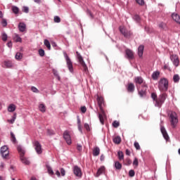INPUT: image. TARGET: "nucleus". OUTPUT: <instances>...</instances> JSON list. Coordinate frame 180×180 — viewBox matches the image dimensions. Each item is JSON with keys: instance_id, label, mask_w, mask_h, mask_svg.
Returning a JSON list of instances; mask_svg holds the SVG:
<instances>
[{"instance_id": "nucleus-24", "label": "nucleus", "mask_w": 180, "mask_h": 180, "mask_svg": "<svg viewBox=\"0 0 180 180\" xmlns=\"http://www.w3.org/2000/svg\"><path fill=\"white\" fill-rule=\"evenodd\" d=\"M18 29L20 30V32H25L26 30V24L25 23H20L18 25Z\"/></svg>"}, {"instance_id": "nucleus-33", "label": "nucleus", "mask_w": 180, "mask_h": 180, "mask_svg": "<svg viewBox=\"0 0 180 180\" xmlns=\"http://www.w3.org/2000/svg\"><path fill=\"white\" fill-rule=\"evenodd\" d=\"M52 72H53V75L57 78V79H58V81H60V79H61V78L60 77V75H58V72L57 71V70L53 69Z\"/></svg>"}, {"instance_id": "nucleus-32", "label": "nucleus", "mask_w": 180, "mask_h": 180, "mask_svg": "<svg viewBox=\"0 0 180 180\" xmlns=\"http://www.w3.org/2000/svg\"><path fill=\"white\" fill-rule=\"evenodd\" d=\"M13 39H14L15 41H16L17 43L18 42L21 43V41H22V38H20V37H19V34H14Z\"/></svg>"}, {"instance_id": "nucleus-50", "label": "nucleus", "mask_w": 180, "mask_h": 180, "mask_svg": "<svg viewBox=\"0 0 180 180\" xmlns=\"http://www.w3.org/2000/svg\"><path fill=\"white\" fill-rule=\"evenodd\" d=\"M134 146L136 150H141L140 144H139V142H134Z\"/></svg>"}, {"instance_id": "nucleus-45", "label": "nucleus", "mask_w": 180, "mask_h": 180, "mask_svg": "<svg viewBox=\"0 0 180 180\" xmlns=\"http://www.w3.org/2000/svg\"><path fill=\"white\" fill-rule=\"evenodd\" d=\"M54 134H56V133H54V131H53L51 129H47V135L48 136H54Z\"/></svg>"}, {"instance_id": "nucleus-13", "label": "nucleus", "mask_w": 180, "mask_h": 180, "mask_svg": "<svg viewBox=\"0 0 180 180\" xmlns=\"http://www.w3.org/2000/svg\"><path fill=\"white\" fill-rule=\"evenodd\" d=\"M73 172L78 178H81V176H82V172L81 171V168H79L78 166H75L73 167Z\"/></svg>"}, {"instance_id": "nucleus-1", "label": "nucleus", "mask_w": 180, "mask_h": 180, "mask_svg": "<svg viewBox=\"0 0 180 180\" xmlns=\"http://www.w3.org/2000/svg\"><path fill=\"white\" fill-rule=\"evenodd\" d=\"M169 86V82L168 79L163 77L161 78L158 82V89L160 92H167Z\"/></svg>"}, {"instance_id": "nucleus-20", "label": "nucleus", "mask_w": 180, "mask_h": 180, "mask_svg": "<svg viewBox=\"0 0 180 180\" xmlns=\"http://www.w3.org/2000/svg\"><path fill=\"white\" fill-rule=\"evenodd\" d=\"M103 172H105V166H102L98 169L95 176L98 178L100 175H102Z\"/></svg>"}, {"instance_id": "nucleus-9", "label": "nucleus", "mask_w": 180, "mask_h": 180, "mask_svg": "<svg viewBox=\"0 0 180 180\" xmlns=\"http://www.w3.org/2000/svg\"><path fill=\"white\" fill-rule=\"evenodd\" d=\"M120 32H121L122 34H123V36H124L127 39L131 37L133 35V33H131V31L127 30L126 27L123 26L120 27Z\"/></svg>"}, {"instance_id": "nucleus-7", "label": "nucleus", "mask_w": 180, "mask_h": 180, "mask_svg": "<svg viewBox=\"0 0 180 180\" xmlns=\"http://www.w3.org/2000/svg\"><path fill=\"white\" fill-rule=\"evenodd\" d=\"M134 82L136 84V88L137 86H144V85L148 86L147 83H146V81H144V79H143L141 76L136 77L134 79Z\"/></svg>"}, {"instance_id": "nucleus-19", "label": "nucleus", "mask_w": 180, "mask_h": 180, "mask_svg": "<svg viewBox=\"0 0 180 180\" xmlns=\"http://www.w3.org/2000/svg\"><path fill=\"white\" fill-rule=\"evenodd\" d=\"M172 18L173 19V20H174V22H176V23H180V16L179 15L174 13L172 14Z\"/></svg>"}, {"instance_id": "nucleus-35", "label": "nucleus", "mask_w": 180, "mask_h": 180, "mask_svg": "<svg viewBox=\"0 0 180 180\" xmlns=\"http://www.w3.org/2000/svg\"><path fill=\"white\" fill-rule=\"evenodd\" d=\"M15 120H16V113H15L12 117L11 120H8V123H11V124H13L15 123Z\"/></svg>"}, {"instance_id": "nucleus-36", "label": "nucleus", "mask_w": 180, "mask_h": 180, "mask_svg": "<svg viewBox=\"0 0 180 180\" xmlns=\"http://www.w3.org/2000/svg\"><path fill=\"white\" fill-rule=\"evenodd\" d=\"M179 79H180V77H179V75H174L173 76V81L174 82H175L176 84L179 82Z\"/></svg>"}, {"instance_id": "nucleus-53", "label": "nucleus", "mask_w": 180, "mask_h": 180, "mask_svg": "<svg viewBox=\"0 0 180 180\" xmlns=\"http://www.w3.org/2000/svg\"><path fill=\"white\" fill-rule=\"evenodd\" d=\"M1 39L3 41H6V40H8V35H6L5 33H3Z\"/></svg>"}, {"instance_id": "nucleus-22", "label": "nucleus", "mask_w": 180, "mask_h": 180, "mask_svg": "<svg viewBox=\"0 0 180 180\" xmlns=\"http://www.w3.org/2000/svg\"><path fill=\"white\" fill-rule=\"evenodd\" d=\"M99 154H101V149L99 148V147L96 146L93 150V155L94 157H98Z\"/></svg>"}, {"instance_id": "nucleus-40", "label": "nucleus", "mask_w": 180, "mask_h": 180, "mask_svg": "<svg viewBox=\"0 0 180 180\" xmlns=\"http://www.w3.org/2000/svg\"><path fill=\"white\" fill-rule=\"evenodd\" d=\"M115 167L116 168V169H122V165L119 162H115Z\"/></svg>"}, {"instance_id": "nucleus-52", "label": "nucleus", "mask_w": 180, "mask_h": 180, "mask_svg": "<svg viewBox=\"0 0 180 180\" xmlns=\"http://www.w3.org/2000/svg\"><path fill=\"white\" fill-rule=\"evenodd\" d=\"M22 12H25V13H29V7L23 6L22 7Z\"/></svg>"}, {"instance_id": "nucleus-44", "label": "nucleus", "mask_w": 180, "mask_h": 180, "mask_svg": "<svg viewBox=\"0 0 180 180\" xmlns=\"http://www.w3.org/2000/svg\"><path fill=\"white\" fill-rule=\"evenodd\" d=\"M31 91L34 94H39V92H40V91H39V89H37V88H36L35 86H32Z\"/></svg>"}, {"instance_id": "nucleus-62", "label": "nucleus", "mask_w": 180, "mask_h": 180, "mask_svg": "<svg viewBox=\"0 0 180 180\" xmlns=\"http://www.w3.org/2000/svg\"><path fill=\"white\" fill-rule=\"evenodd\" d=\"M125 154L126 155H130V150L129 149H126Z\"/></svg>"}, {"instance_id": "nucleus-10", "label": "nucleus", "mask_w": 180, "mask_h": 180, "mask_svg": "<svg viewBox=\"0 0 180 180\" xmlns=\"http://www.w3.org/2000/svg\"><path fill=\"white\" fill-rule=\"evenodd\" d=\"M63 139H64V140H65V141H66L67 144H68V146H71V144L72 143V141L71 140V135L70 134L69 131H64Z\"/></svg>"}, {"instance_id": "nucleus-3", "label": "nucleus", "mask_w": 180, "mask_h": 180, "mask_svg": "<svg viewBox=\"0 0 180 180\" xmlns=\"http://www.w3.org/2000/svg\"><path fill=\"white\" fill-rule=\"evenodd\" d=\"M18 151L20 154V158L21 160V162L22 164H25V165H29L30 164V161H29L25 157V150L22 148V147L18 146Z\"/></svg>"}, {"instance_id": "nucleus-16", "label": "nucleus", "mask_w": 180, "mask_h": 180, "mask_svg": "<svg viewBox=\"0 0 180 180\" xmlns=\"http://www.w3.org/2000/svg\"><path fill=\"white\" fill-rule=\"evenodd\" d=\"M97 102L98 108H103V106H105V99H103V97L98 96Z\"/></svg>"}, {"instance_id": "nucleus-4", "label": "nucleus", "mask_w": 180, "mask_h": 180, "mask_svg": "<svg viewBox=\"0 0 180 180\" xmlns=\"http://www.w3.org/2000/svg\"><path fill=\"white\" fill-rule=\"evenodd\" d=\"M148 89V86H137V91L138 95L140 98H146L147 96V89Z\"/></svg>"}, {"instance_id": "nucleus-14", "label": "nucleus", "mask_w": 180, "mask_h": 180, "mask_svg": "<svg viewBox=\"0 0 180 180\" xmlns=\"http://www.w3.org/2000/svg\"><path fill=\"white\" fill-rule=\"evenodd\" d=\"M170 58L175 67H178L179 65V58L176 55H172Z\"/></svg>"}, {"instance_id": "nucleus-29", "label": "nucleus", "mask_w": 180, "mask_h": 180, "mask_svg": "<svg viewBox=\"0 0 180 180\" xmlns=\"http://www.w3.org/2000/svg\"><path fill=\"white\" fill-rule=\"evenodd\" d=\"M113 143H115V144H120V143H122V138H120V136H116L113 139Z\"/></svg>"}, {"instance_id": "nucleus-25", "label": "nucleus", "mask_w": 180, "mask_h": 180, "mask_svg": "<svg viewBox=\"0 0 180 180\" xmlns=\"http://www.w3.org/2000/svg\"><path fill=\"white\" fill-rule=\"evenodd\" d=\"M4 64L6 68H12V67L13 66L12 61L10 60L4 61Z\"/></svg>"}, {"instance_id": "nucleus-27", "label": "nucleus", "mask_w": 180, "mask_h": 180, "mask_svg": "<svg viewBox=\"0 0 180 180\" xmlns=\"http://www.w3.org/2000/svg\"><path fill=\"white\" fill-rule=\"evenodd\" d=\"M158 77H160V72L159 71L154 72L152 75V78L155 81H157V79H158Z\"/></svg>"}, {"instance_id": "nucleus-59", "label": "nucleus", "mask_w": 180, "mask_h": 180, "mask_svg": "<svg viewBox=\"0 0 180 180\" xmlns=\"http://www.w3.org/2000/svg\"><path fill=\"white\" fill-rule=\"evenodd\" d=\"M84 128L86 129V130H87V131H89L90 129H89V124H84Z\"/></svg>"}, {"instance_id": "nucleus-39", "label": "nucleus", "mask_w": 180, "mask_h": 180, "mask_svg": "<svg viewBox=\"0 0 180 180\" xmlns=\"http://www.w3.org/2000/svg\"><path fill=\"white\" fill-rule=\"evenodd\" d=\"M11 141H13L14 144L16 143V137L15 136V134H13V132H11Z\"/></svg>"}, {"instance_id": "nucleus-48", "label": "nucleus", "mask_w": 180, "mask_h": 180, "mask_svg": "<svg viewBox=\"0 0 180 180\" xmlns=\"http://www.w3.org/2000/svg\"><path fill=\"white\" fill-rule=\"evenodd\" d=\"M129 176H131V178H133V176H134V175H136V172H134V170L131 169L129 172Z\"/></svg>"}, {"instance_id": "nucleus-30", "label": "nucleus", "mask_w": 180, "mask_h": 180, "mask_svg": "<svg viewBox=\"0 0 180 180\" xmlns=\"http://www.w3.org/2000/svg\"><path fill=\"white\" fill-rule=\"evenodd\" d=\"M44 44L47 47L48 50H51V45L50 44V41L47 39H44Z\"/></svg>"}, {"instance_id": "nucleus-31", "label": "nucleus", "mask_w": 180, "mask_h": 180, "mask_svg": "<svg viewBox=\"0 0 180 180\" xmlns=\"http://www.w3.org/2000/svg\"><path fill=\"white\" fill-rule=\"evenodd\" d=\"M11 11L15 13V15H18V13H19V8L16 6H13L11 7Z\"/></svg>"}, {"instance_id": "nucleus-54", "label": "nucleus", "mask_w": 180, "mask_h": 180, "mask_svg": "<svg viewBox=\"0 0 180 180\" xmlns=\"http://www.w3.org/2000/svg\"><path fill=\"white\" fill-rule=\"evenodd\" d=\"M136 2L139 4V5H141L143 6L144 5V0H136Z\"/></svg>"}, {"instance_id": "nucleus-51", "label": "nucleus", "mask_w": 180, "mask_h": 180, "mask_svg": "<svg viewBox=\"0 0 180 180\" xmlns=\"http://www.w3.org/2000/svg\"><path fill=\"white\" fill-rule=\"evenodd\" d=\"M133 165H135V167H139V159H137L136 158H134Z\"/></svg>"}, {"instance_id": "nucleus-8", "label": "nucleus", "mask_w": 180, "mask_h": 180, "mask_svg": "<svg viewBox=\"0 0 180 180\" xmlns=\"http://www.w3.org/2000/svg\"><path fill=\"white\" fill-rule=\"evenodd\" d=\"M76 54H77V58L79 64L82 65V68L84 69V71H88V66H86V64L84 61V58H82V56H81V54L78 51L76 52Z\"/></svg>"}, {"instance_id": "nucleus-57", "label": "nucleus", "mask_w": 180, "mask_h": 180, "mask_svg": "<svg viewBox=\"0 0 180 180\" xmlns=\"http://www.w3.org/2000/svg\"><path fill=\"white\" fill-rule=\"evenodd\" d=\"M77 149L78 151H82V146L77 144Z\"/></svg>"}, {"instance_id": "nucleus-49", "label": "nucleus", "mask_w": 180, "mask_h": 180, "mask_svg": "<svg viewBox=\"0 0 180 180\" xmlns=\"http://www.w3.org/2000/svg\"><path fill=\"white\" fill-rule=\"evenodd\" d=\"M38 53H39L40 57H44L45 53H44V51L43 49H39Z\"/></svg>"}, {"instance_id": "nucleus-34", "label": "nucleus", "mask_w": 180, "mask_h": 180, "mask_svg": "<svg viewBox=\"0 0 180 180\" xmlns=\"http://www.w3.org/2000/svg\"><path fill=\"white\" fill-rule=\"evenodd\" d=\"M39 109L40 112H42V113H44V112H46V105H44V104L41 103L39 105Z\"/></svg>"}, {"instance_id": "nucleus-58", "label": "nucleus", "mask_w": 180, "mask_h": 180, "mask_svg": "<svg viewBox=\"0 0 180 180\" xmlns=\"http://www.w3.org/2000/svg\"><path fill=\"white\" fill-rule=\"evenodd\" d=\"M87 15H89V16H90V18H91V19L94 18V15H92V13H91V11L89 10H87Z\"/></svg>"}, {"instance_id": "nucleus-47", "label": "nucleus", "mask_w": 180, "mask_h": 180, "mask_svg": "<svg viewBox=\"0 0 180 180\" xmlns=\"http://www.w3.org/2000/svg\"><path fill=\"white\" fill-rule=\"evenodd\" d=\"M112 126L113 127H115V129H117V127H119V126H120V123H119V122L117 121H114L112 122Z\"/></svg>"}, {"instance_id": "nucleus-61", "label": "nucleus", "mask_w": 180, "mask_h": 180, "mask_svg": "<svg viewBox=\"0 0 180 180\" xmlns=\"http://www.w3.org/2000/svg\"><path fill=\"white\" fill-rule=\"evenodd\" d=\"M165 26V24H163V23H160L159 24V27L160 29H164V27Z\"/></svg>"}, {"instance_id": "nucleus-2", "label": "nucleus", "mask_w": 180, "mask_h": 180, "mask_svg": "<svg viewBox=\"0 0 180 180\" xmlns=\"http://www.w3.org/2000/svg\"><path fill=\"white\" fill-rule=\"evenodd\" d=\"M169 122L171 123V126L174 128L176 127V124H178V115L175 112H172L169 115Z\"/></svg>"}, {"instance_id": "nucleus-43", "label": "nucleus", "mask_w": 180, "mask_h": 180, "mask_svg": "<svg viewBox=\"0 0 180 180\" xmlns=\"http://www.w3.org/2000/svg\"><path fill=\"white\" fill-rule=\"evenodd\" d=\"M151 98H152V99H153V101H155V103H157V99H158V98H157V94H155V93H152V94H151Z\"/></svg>"}, {"instance_id": "nucleus-5", "label": "nucleus", "mask_w": 180, "mask_h": 180, "mask_svg": "<svg viewBox=\"0 0 180 180\" xmlns=\"http://www.w3.org/2000/svg\"><path fill=\"white\" fill-rule=\"evenodd\" d=\"M166 99H167V94L163 93L162 94L160 95L159 98L156 99L155 106H158V108H161V106H162V103L165 102Z\"/></svg>"}, {"instance_id": "nucleus-17", "label": "nucleus", "mask_w": 180, "mask_h": 180, "mask_svg": "<svg viewBox=\"0 0 180 180\" xmlns=\"http://www.w3.org/2000/svg\"><path fill=\"white\" fill-rule=\"evenodd\" d=\"M34 146H35V150L37 153V154H41L42 150H41V145L39 141H35L34 142Z\"/></svg>"}, {"instance_id": "nucleus-56", "label": "nucleus", "mask_w": 180, "mask_h": 180, "mask_svg": "<svg viewBox=\"0 0 180 180\" xmlns=\"http://www.w3.org/2000/svg\"><path fill=\"white\" fill-rule=\"evenodd\" d=\"M60 174L62 176H65V169L64 168L60 169Z\"/></svg>"}, {"instance_id": "nucleus-37", "label": "nucleus", "mask_w": 180, "mask_h": 180, "mask_svg": "<svg viewBox=\"0 0 180 180\" xmlns=\"http://www.w3.org/2000/svg\"><path fill=\"white\" fill-rule=\"evenodd\" d=\"M22 58H23V54H22V53H20V52H18L15 54V59L16 60H22Z\"/></svg>"}, {"instance_id": "nucleus-15", "label": "nucleus", "mask_w": 180, "mask_h": 180, "mask_svg": "<svg viewBox=\"0 0 180 180\" xmlns=\"http://www.w3.org/2000/svg\"><path fill=\"white\" fill-rule=\"evenodd\" d=\"M160 131L164 139L166 140V141H168L169 140V136H168V133H167L165 128L164 127H161Z\"/></svg>"}, {"instance_id": "nucleus-41", "label": "nucleus", "mask_w": 180, "mask_h": 180, "mask_svg": "<svg viewBox=\"0 0 180 180\" xmlns=\"http://www.w3.org/2000/svg\"><path fill=\"white\" fill-rule=\"evenodd\" d=\"M46 169L48 170L49 174H51V175L54 174V172H53V169H51V167L49 165H46Z\"/></svg>"}, {"instance_id": "nucleus-38", "label": "nucleus", "mask_w": 180, "mask_h": 180, "mask_svg": "<svg viewBox=\"0 0 180 180\" xmlns=\"http://www.w3.org/2000/svg\"><path fill=\"white\" fill-rule=\"evenodd\" d=\"M123 162L124 165H131V160L130 158H127Z\"/></svg>"}, {"instance_id": "nucleus-28", "label": "nucleus", "mask_w": 180, "mask_h": 180, "mask_svg": "<svg viewBox=\"0 0 180 180\" xmlns=\"http://www.w3.org/2000/svg\"><path fill=\"white\" fill-rule=\"evenodd\" d=\"M117 155L120 161L124 160V154H123V152H122L121 150H119L117 152Z\"/></svg>"}, {"instance_id": "nucleus-55", "label": "nucleus", "mask_w": 180, "mask_h": 180, "mask_svg": "<svg viewBox=\"0 0 180 180\" xmlns=\"http://www.w3.org/2000/svg\"><path fill=\"white\" fill-rule=\"evenodd\" d=\"M80 110H81L82 113H85V112H86V107H85V106H82V107L80 108Z\"/></svg>"}, {"instance_id": "nucleus-60", "label": "nucleus", "mask_w": 180, "mask_h": 180, "mask_svg": "<svg viewBox=\"0 0 180 180\" xmlns=\"http://www.w3.org/2000/svg\"><path fill=\"white\" fill-rule=\"evenodd\" d=\"M77 126H81V119H79V117H77Z\"/></svg>"}, {"instance_id": "nucleus-11", "label": "nucleus", "mask_w": 180, "mask_h": 180, "mask_svg": "<svg viewBox=\"0 0 180 180\" xmlns=\"http://www.w3.org/2000/svg\"><path fill=\"white\" fill-rule=\"evenodd\" d=\"M99 109H100V112L98 113V118L101 124H103L105 122V120H103V117L106 116V114L105 112V110H103V107H100Z\"/></svg>"}, {"instance_id": "nucleus-21", "label": "nucleus", "mask_w": 180, "mask_h": 180, "mask_svg": "<svg viewBox=\"0 0 180 180\" xmlns=\"http://www.w3.org/2000/svg\"><path fill=\"white\" fill-rule=\"evenodd\" d=\"M127 89L128 92H131V93L134 92V89H135L134 84L129 83L127 87Z\"/></svg>"}, {"instance_id": "nucleus-26", "label": "nucleus", "mask_w": 180, "mask_h": 180, "mask_svg": "<svg viewBox=\"0 0 180 180\" xmlns=\"http://www.w3.org/2000/svg\"><path fill=\"white\" fill-rule=\"evenodd\" d=\"M15 110H16V105H15V104H10L8 108V111L12 112H15Z\"/></svg>"}, {"instance_id": "nucleus-18", "label": "nucleus", "mask_w": 180, "mask_h": 180, "mask_svg": "<svg viewBox=\"0 0 180 180\" xmlns=\"http://www.w3.org/2000/svg\"><path fill=\"white\" fill-rule=\"evenodd\" d=\"M126 56L127 57V58H129V60H133V58H134V53H133V51L130 49H127L126 51Z\"/></svg>"}, {"instance_id": "nucleus-6", "label": "nucleus", "mask_w": 180, "mask_h": 180, "mask_svg": "<svg viewBox=\"0 0 180 180\" xmlns=\"http://www.w3.org/2000/svg\"><path fill=\"white\" fill-rule=\"evenodd\" d=\"M63 56L66 60V64L70 72H73L74 67L72 66V62L71 61L70 56H68V54H67L65 52L63 53Z\"/></svg>"}, {"instance_id": "nucleus-63", "label": "nucleus", "mask_w": 180, "mask_h": 180, "mask_svg": "<svg viewBox=\"0 0 180 180\" xmlns=\"http://www.w3.org/2000/svg\"><path fill=\"white\" fill-rule=\"evenodd\" d=\"M101 161H105V155H101L100 158Z\"/></svg>"}, {"instance_id": "nucleus-46", "label": "nucleus", "mask_w": 180, "mask_h": 180, "mask_svg": "<svg viewBox=\"0 0 180 180\" xmlns=\"http://www.w3.org/2000/svg\"><path fill=\"white\" fill-rule=\"evenodd\" d=\"M54 22H55L56 23H60V22H61V18H60L59 16L56 15V16L54 17Z\"/></svg>"}, {"instance_id": "nucleus-42", "label": "nucleus", "mask_w": 180, "mask_h": 180, "mask_svg": "<svg viewBox=\"0 0 180 180\" xmlns=\"http://www.w3.org/2000/svg\"><path fill=\"white\" fill-rule=\"evenodd\" d=\"M133 19L135 20V22H140V15L136 14L134 15Z\"/></svg>"}, {"instance_id": "nucleus-64", "label": "nucleus", "mask_w": 180, "mask_h": 180, "mask_svg": "<svg viewBox=\"0 0 180 180\" xmlns=\"http://www.w3.org/2000/svg\"><path fill=\"white\" fill-rule=\"evenodd\" d=\"M8 47H12V41L8 42L7 44Z\"/></svg>"}, {"instance_id": "nucleus-23", "label": "nucleus", "mask_w": 180, "mask_h": 180, "mask_svg": "<svg viewBox=\"0 0 180 180\" xmlns=\"http://www.w3.org/2000/svg\"><path fill=\"white\" fill-rule=\"evenodd\" d=\"M143 53H144V46L143 45H141L138 48V55H139V57H143Z\"/></svg>"}, {"instance_id": "nucleus-12", "label": "nucleus", "mask_w": 180, "mask_h": 180, "mask_svg": "<svg viewBox=\"0 0 180 180\" xmlns=\"http://www.w3.org/2000/svg\"><path fill=\"white\" fill-rule=\"evenodd\" d=\"M1 154L3 158H6L9 155V150H8V146H4L1 148L0 150Z\"/></svg>"}]
</instances>
